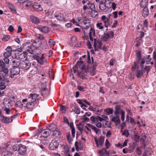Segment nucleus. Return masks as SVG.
<instances>
[{
	"label": "nucleus",
	"instance_id": "f257e3e1",
	"mask_svg": "<svg viewBox=\"0 0 156 156\" xmlns=\"http://www.w3.org/2000/svg\"><path fill=\"white\" fill-rule=\"evenodd\" d=\"M76 69L77 70L78 76L82 79L87 78L86 74L89 71L88 68L86 67L83 61L77 62L75 65Z\"/></svg>",
	"mask_w": 156,
	"mask_h": 156
},
{
	"label": "nucleus",
	"instance_id": "f03ea898",
	"mask_svg": "<svg viewBox=\"0 0 156 156\" xmlns=\"http://www.w3.org/2000/svg\"><path fill=\"white\" fill-rule=\"evenodd\" d=\"M114 33L112 31H110L108 32H105L103 36L101 37V40L104 41H107L111 38L114 37Z\"/></svg>",
	"mask_w": 156,
	"mask_h": 156
},
{
	"label": "nucleus",
	"instance_id": "7ed1b4c3",
	"mask_svg": "<svg viewBox=\"0 0 156 156\" xmlns=\"http://www.w3.org/2000/svg\"><path fill=\"white\" fill-rule=\"evenodd\" d=\"M81 22L82 26L83 28L87 29L89 28L90 26V20L88 18H84L83 20H80Z\"/></svg>",
	"mask_w": 156,
	"mask_h": 156
},
{
	"label": "nucleus",
	"instance_id": "20e7f679",
	"mask_svg": "<svg viewBox=\"0 0 156 156\" xmlns=\"http://www.w3.org/2000/svg\"><path fill=\"white\" fill-rule=\"evenodd\" d=\"M20 67H13L10 71V77L13 78L15 75H18L20 73Z\"/></svg>",
	"mask_w": 156,
	"mask_h": 156
},
{
	"label": "nucleus",
	"instance_id": "39448f33",
	"mask_svg": "<svg viewBox=\"0 0 156 156\" xmlns=\"http://www.w3.org/2000/svg\"><path fill=\"white\" fill-rule=\"evenodd\" d=\"M38 45H39V44H38L36 41H34L32 45V47H33L35 48V52L37 55H38L41 54V50L40 46Z\"/></svg>",
	"mask_w": 156,
	"mask_h": 156
},
{
	"label": "nucleus",
	"instance_id": "423d86ee",
	"mask_svg": "<svg viewBox=\"0 0 156 156\" xmlns=\"http://www.w3.org/2000/svg\"><path fill=\"white\" fill-rule=\"evenodd\" d=\"M0 72H3L6 74L8 73L9 69L5 63L2 60H0Z\"/></svg>",
	"mask_w": 156,
	"mask_h": 156
},
{
	"label": "nucleus",
	"instance_id": "0eeeda50",
	"mask_svg": "<svg viewBox=\"0 0 156 156\" xmlns=\"http://www.w3.org/2000/svg\"><path fill=\"white\" fill-rule=\"evenodd\" d=\"M31 66L30 63L23 61L21 62L20 67L23 70H27L29 69Z\"/></svg>",
	"mask_w": 156,
	"mask_h": 156
},
{
	"label": "nucleus",
	"instance_id": "6e6552de",
	"mask_svg": "<svg viewBox=\"0 0 156 156\" xmlns=\"http://www.w3.org/2000/svg\"><path fill=\"white\" fill-rule=\"evenodd\" d=\"M94 140L97 146L99 147V146L101 147L103 144L105 138L103 136H101L99 140H98L96 138H95Z\"/></svg>",
	"mask_w": 156,
	"mask_h": 156
},
{
	"label": "nucleus",
	"instance_id": "1a4fd4ad",
	"mask_svg": "<svg viewBox=\"0 0 156 156\" xmlns=\"http://www.w3.org/2000/svg\"><path fill=\"white\" fill-rule=\"evenodd\" d=\"M26 147L25 145H20V146L19 147V154L20 155H24L26 154Z\"/></svg>",
	"mask_w": 156,
	"mask_h": 156
},
{
	"label": "nucleus",
	"instance_id": "9d476101",
	"mask_svg": "<svg viewBox=\"0 0 156 156\" xmlns=\"http://www.w3.org/2000/svg\"><path fill=\"white\" fill-rule=\"evenodd\" d=\"M58 143L56 140H53L50 144L49 146L50 150H53L57 148L58 147Z\"/></svg>",
	"mask_w": 156,
	"mask_h": 156
},
{
	"label": "nucleus",
	"instance_id": "9b49d317",
	"mask_svg": "<svg viewBox=\"0 0 156 156\" xmlns=\"http://www.w3.org/2000/svg\"><path fill=\"white\" fill-rule=\"evenodd\" d=\"M39 96V94L35 93L30 94L28 96L29 101L35 102L37 100V98Z\"/></svg>",
	"mask_w": 156,
	"mask_h": 156
},
{
	"label": "nucleus",
	"instance_id": "f8f14e48",
	"mask_svg": "<svg viewBox=\"0 0 156 156\" xmlns=\"http://www.w3.org/2000/svg\"><path fill=\"white\" fill-rule=\"evenodd\" d=\"M12 48L10 47H8L6 49V51L4 53V56L5 58H9L12 55Z\"/></svg>",
	"mask_w": 156,
	"mask_h": 156
},
{
	"label": "nucleus",
	"instance_id": "ddd939ff",
	"mask_svg": "<svg viewBox=\"0 0 156 156\" xmlns=\"http://www.w3.org/2000/svg\"><path fill=\"white\" fill-rule=\"evenodd\" d=\"M21 62L20 60L17 58H13L12 60V63L13 67H19Z\"/></svg>",
	"mask_w": 156,
	"mask_h": 156
},
{
	"label": "nucleus",
	"instance_id": "4468645a",
	"mask_svg": "<svg viewBox=\"0 0 156 156\" xmlns=\"http://www.w3.org/2000/svg\"><path fill=\"white\" fill-rule=\"evenodd\" d=\"M25 45L26 50L30 54H33L34 52V49L33 48L31 44H29L27 43Z\"/></svg>",
	"mask_w": 156,
	"mask_h": 156
},
{
	"label": "nucleus",
	"instance_id": "2eb2a0df",
	"mask_svg": "<svg viewBox=\"0 0 156 156\" xmlns=\"http://www.w3.org/2000/svg\"><path fill=\"white\" fill-rule=\"evenodd\" d=\"M101 19L104 23V25L107 28L109 25V19L105 15H103L101 17Z\"/></svg>",
	"mask_w": 156,
	"mask_h": 156
},
{
	"label": "nucleus",
	"instance_id": "dca6fc26",
	"mask_svg": "<svg viewBox=\"0 0 156 156\" xmlns=\"http://www.w3.org/2000/svg\"><path fill=\"white\" fill-rule=\"evenodd\" d=\"M37 28L41 31L44 33H47L49 31V28L46 26H40L38 27Z\"/></svg>",
	"mask_w": 156,
	"mask_h": 156
},
{
	"label": "nucleus",
	"instance_id": "f3484780",
	"mask_svg": "<svg viewBox=\"0 0 156 156\" xmlns=\"http://www.w3.org/2000/svg\"><path fill=\"white\" fill-rule=\"evenodd\" d=\"M55 17L57 19L60 21H64V15L63 14L60 13H58L55 16Z\"/></svg>",
	"mask_w": 156,
	"mask_h": 156
},
{
	"label": "nucleus",
	"instance_id": "a211bd4d",
	"mask_svg": "<svg viewBox=\"0 0 156 156\" xmlns=\"http://www.w3.org/2000/svg\"><path fill=\"white\" fill-rule=\"evenodd\" d=\"M27 53L25 51H23V53H21L19 55V58L22 60V61H23V60H26L27 58Z\"/></svg>",
	"mask_w": 156,
	"mask_h": 156
},
{
	"label": "nucleus",
	"instance_id": "6ab92c4d",
	"mask_svg": "<svg viewBox=\"0 0 156 156\" xmlns=\"http://www.w3.org/2000/svg\"><path fill=\"white\" fill-rule=\"evenodd\" d=\"M1 121L5 123H9L12 121L13 119L8 117H3L1 119Z\"/></svg>",
	"mask_w": 156,
	"mask_h": 156
},
{
	"label": "nucleus",
	"instance_id": "aec40b11",
	"mask_svg": "<svg viewBox=\"0 0 156 156\" xmlns=\"http://www.w3.org/2000/svg\"><path fill=\"white\" fill-rule=\"evenodd\" d=\"M111 121L112 122L115 123L116 125L120 124L121 122L119 116L118 115L113 117L111 119Z\"/></svg>",
	"mask_w": 156,
	"mask_h": 156
},
{
	"label": "nucleus",
	"instance_id": "412c9836",
	"mask_svg": "<svg viewBox=\"0 0 156 156\" xmlns=\"http://www.w3.org/2000/svg\"><path fill=\"white\" fill-rule=\"evenodd\" d=\"M42 136L43 137H46L51 134V133L48 129H45L41 132Z\"/></svg>",
	"mask_w": 156,
	"mask_h": 156
},
{
	"label": "nucleus",
	"instance_id": "4be33fe9",
	"mask_svg": "<svg viewBox=\"0 0 156 156\" xmlns=\"http://www.w3.org/2000/svg\"><path fill=\"white\" fill-rule=\"evenodd\" d=\"M3 103L4 105L5 106H7L9 107L11 106L12 105L11 101L7 98L4 99Z\"/></svg>",
	"mask_w": 156,
	"mask_h": 156
},
{
	"label": "nucleus",
	"instance_id": "5701e85b",
	"mask_svg": "<svg viewBox=\"0 0 156 156\" xmlns=\"http://www.w3.org/2000/svg\"><path fill=\"white\" fill-rule=\"evenodd\" d=\"M35 59L37 60L40 65H43L44 63V56L39 57L36 56Z\"/></svg>",
	"mask_w": 156,
	"mask_h": 156
},
{
	"label": "nucleus",
	"instance_id": "b1692460",
	"mask_svg": "<svg viewBox=\"0 0 156 156\" xmlns=\"http://www.w3.org/2000/svg\"><path fill=\"white\" fill-rule=\"evenodd\" d=\"M141 70L137 69L136 72V76L137 78H140L143 76L144 72L142 68H141Z\"/></svg>",
	"mask_w": 156,
	"mask_h": 156
},
{
	"label": "nucleus",
	"instance_id": "393cba45",
	"mask_svg": "<svg viewBox=\"0 0 156 156\" xmlns=\"http://www.w3.org/2000/svg\"><path fill=\"white\" fill-rule=\"evenodd\" d=\"M102 45V43L98 41H97L96 39H94V46H96L99 49H101Z\"/></svg>",
	"mask_w": 156,
	"mask_h": 156
},
{
	"label": "nucleus",
	"instance_id": "a878e982",
	"mask_svg": "<svg viewBox=\"0 0 156 156\" xmlns=\"http://www.w3.org/2000/svg\"><path fill=\"white\" fill-rule=\"evenodd\" d=\"M69 127L71 130L72 134V137L73 138H74L75 136V129L73 126V123H69Z\"/></svg>",
	"mask_w": 156,
	"mask_h": 156
},
{
	"label": "nucleus",
	"instance_id": "bb28decb",
	"mask_svg": "<svg viewBox=\"0 0 156 156\" xmlns=\"http://www.w3.org/2000/svg\"><path fill=\"white\" fill-rule=\"evenodd\" d=\"M30 20L33 23L35 24H38L40 22V20L38 18L33 16H30Z\"/></svg>",
	"mask_w": 156,
	"mask_h": 156
},
{
	"label": "nucleus",
	"instance_id": "cd10ccee",
	"mask_svg": "<svg viewBox=\"0 0 156 156\" xmlns=\"http://www.w3.org/2000/svg\"><path fill=\"white\" fill-rule=\"evenodd\" d=\"M33 7L35 10L38 11H41L43 10L40 4H34L33 5Z\"/></svg>",
	"mask_w": 156,
	"mask_h": 156
},
{
	"label": "nucleus",
	"instance_id": "c85d7f7f",
	"mask_svg": "<svg viewBox=\"0 0 156 156\" xmlns=\"http://www.w3.org/2000/svg\"><path fill=\"white\" fill-rule=\"evenodd\" d=\"M142 16L144 17L147 16L149 14V10L147 7L144 8Z\"/></svg>",
	"mask_w": 156,
	"mask_h": 156
},
{
	"label": "nucleus",
	"instance_id": "c756f323",
	"mask_svg": "<svg viewBox=\"0 0 156 156\" xmlns=\"http://www.w3.org/2000/svg\"><path fill=\"white\" fill-rule=\"evenodd\" d=\"M3 72H0V81H4L6 78V77L8 75V73L6 74L3 73Z\"/></svg>",
	"mask_w": 156,
	"mask_h": 156
},
{
	"label": "nucleus",
	"instance_id": "7c9ffc66",
	"mask_svg": "<svg viewBox=\"0 0 156 156\" xmlns=\"http://www.w3.org/2000/svg\"><path fill=\"white\" fill-rule=\"evenodd\" d=\"M99 153L100 156H106L109 155L108 151L106 149L100 151Z\"/></svg>",
	"mask_w": 156,
	"mask_h": 156
},
{
	"label": "nucleus",
	"instance_id": "2f4dec72",
	"mask_svg": "<svg viewBox=\"0 0 156 156\" xmlns=\"http://www.w3.org/2000/svg\"><path fill=\"white\" fill-rule=\"evenodd\" d=\"M75 146L76 149L77 151H78L79 150H81L82 149L81 143L78 142L77 141L75 142Z\"/></svg>",
	"mask_w": 156,
	"mask_h": 156
},
{
	"label": "nucleus",
	"instance_id": "473e14b6",
	"mask_svg": "<svg viewBox=\"0 0 156 156\" xmlns=\"http://www.w3.org/2000/svg\"><path fill=\"white\" fill-rule=\"evenodd\" d=\"M50 131L54 132L57 129V127L56 125L54 124H52L50 125L48 129Z\"/></svg>",
	"mask_w": 156,
	"mask_h": 156
},
{
	"label": "nucleus",
	"instance_id": "72a5a7b5",
	"mask_svg": "<svg viewBox=\"0 0 156 156\" xmlns=\"http://www.w3.org/2000/svg\"><path fill=\"white\" fill-rule=\"evenodd\" d=\"M148 2V0H142L140 4V7L142 8L147 7Z\"/></svg>",
	"mask_w": 156,
	"mask_h": 156
},
{
	"label": "nucleus",
	"instance_id": "f704fd0d",
	"mask_svg": "<svg viewBox=\"0 0 156 156\" xmlns=\"http://www.w3.org/2000/svg\"><path fill=\"white\" fill-rule=\"evenodd\" d=\"M34 102L31 101H29V102L26 105V107L28 109H31L33 108L34 106Z\"/></svg>",
	"mask_w": 156,
	"mask_h": 156
},
{
	"label": "nucleus",
	"instance_id": "c9c22d12",
	"mask_svg": "<svg viewBox=\"0 0 156 156\" xmlns=\"http://www.w3.org/2000/svg\"><path fill=\"white\" fill-rule=\"evenodd\" d=\"M104 111L107 113L108 115H110L113 114V110L111 108H108L105 109Z\"/></svg>",
	"mask_w": 156,
	"mask_h": 156
},
{
	"label": "nucleus",
	"instance_id": "e433bc0d",
	"mask_svg": "<svg viewBox=\"0 0 156 156\" xmlns=\"http://www.w3.org/2000/svg\"><path fill=\"white\" fill-rule=\"evenodd\" d=\"M7 5L8 7L12 12L14 13H16V10L15 9V8L12 5L9 3H7Z\"/></svg>",
	"mask_w": 156,
	"mask_h": 156
},
{
	"label": "nucleus",
	"instance_id": "4c0bfd02",
	"mask_svg": "<svg viewBox=\"0 0 156 156\" xmlns=\"http://www.w3.org/2000/svg\"><path fill=\"white\" fill-rule=\"evenodd\" d=\"M96 26L97 28L98 29L101 30H103L104 27L102 23H97Z\"/></svg>",
	"mask_w": 156,
	"mask_h": 156
},
{
	"label": "nucleus",
	"instance_id": "58836bf2",
	"mask_svg": "<svg viewBox=\"0 0 156 156\" xmlns=\"http://www.w3.org/2000/svg\"><path fill=\"white\" fill-rule=\"evenodd\" d=\"M90 119L91 121L94 123H96L99 122V120L98 118V116L94 117L92 116L91 117Z\"/></svg>",
	"mask_w": 156,
	"mask_h": 156
},
{
	"label": "nucleus",
	"instance_id": "ea45409f",
	"mask_svg": "<svg viewBox=\"0 0 156 156\" xmlns=\"http://www.w3.org/2000/svg\"><path fill=\"white\" fill-rule=\"evenodd\" d=\"M73 111L76 114H79L80 113V108L78 106H76L73 110Z\"/></svg>",
	"mask_w": 156,
	"mask_h": 156
},
{
	"label": "nucleus",
	"instance_id": "a19ab883",
	"mask_svg": "<svg viewBox=\"0 0 156 156\" xmlns=\"http://www.w3.org/2000/svg\"><path fill=\"white\" fill-rule=\"evenodd\" d=\"M91 3H90L89 1L87 2L86 5H84L83 6V9L84 10H85L87 9H89L90 5H91Z\"/></svg>",
	"mask_w": 156,
	"mask_h": 156
},
{
	"label": "nucleus",
	"instance_id": "79ce46f5",
	"mask_svg": "<svg viewBox=\"0 0 156 156\" xmlns=\"http://www.w3.org/2000/svg\"><path fill=\"white\" fill-rule=\"evenodd\" d=\"M147 29H146L145 27H143L141 24H139L137 27V30L138 32L140 31H145Z\"/></svg>",
	"mask_w": 156,
	"mask_h": 156
},
{
	"label": "nucleus",
	"instance_id": "37998d69",
	"mask_svg": "<svg viewBox=\"0 0 156 156\" xmlns=\"http://www.w3.org/2000/svg\"><path fill=\"white\" fill-rule=\"evenodd\" d=\"M50 25L52 28L55 30L58 29V27L59 26L58 24L54 23L53 22H51Z\"/></svg>",
	"mask_w": 156,
	"mask_h": 156
},
{
	"label": "nucleus",
	"instance_id": "c03bdc74",
	"mask_svg": "<svg viewBox=\"0 0 156 156\" xmlns=\"http://www.w3.org/2000/svg\"><path fill=\"white\" fill-rule=\"evenodd\" d=\"M66 138L68 141L69 143H71L72 139L70 137V134L69 132H68L66 133Z\"/></svg>",
	"mask_w": 156,
	"mask_h": 156
},
{
	"label": "nucleus",
	"instance_id": "a18cd8bd",
	"mask_svg": "<svg viewBox=\"0 0 156 156\" xmlns=\"http://www.w3.org/2000/svg\"><path fill=\"white\" fill-rule=\"evenodd\" d=\"M12 153L9 151H6L4 153L3 156H12Z\"/></svg>",
	"mask_w": 156,
	"mask_h": 156
},
{
	"label": "nucleus",
	"instance_id": "49530a36",
	"mask_svg": "<svg viewBox=\"0 0 156 156\" xmlns=\"http://www.w3.org/2000/svg\"><path fill=\"white\" fill-rule=\"evenodd\" d=\"M89 72L91 76L94 75L96 73L95 69L94 68L91 69L89 70Z\"/></svg>",
	"mask_w": 156,
	"mask_h": 156
},
{
	"label": "nucleus",
	"instance_id": "de8ad7c7",
	"mask_svg": "<svg viewBox=\"0 0 156 156\" xmlns=\"http://www.w3.org/2000/svg\"><path fill=\"white\" fill-rule=\"evenodd\" d=\"M138 63H137V62H135L134 64L132 66L131 68L132 71H135V69L137 68L138 66L137 65V64Z\"/></svg>",
	"mask_w": 156,
	"mask_h": 156
},
{
	"label": "nucleus",
	"instance_id": "09e8293b",
	"mask_svg": "<svg viewBox=\"0 0 156 156\" xmlns=\"http://www.w3.org/2000/svg\"><path fill=\"white\" fill-rule=\"evenodd\" d=\"M140 62V66L141 67V68H142L144 66V65L145 62V59L144 58H142L140 59V60L139 61L138 63Z\"/></svg>",
	"mask_w": 156,
	"mask_h": 156
},
{
	"label": "nucleus",
	"instance_id": "8fccbe9b",
	"mask_svg": "<svg viewBox=\"0 0 156 156\" xmlns=\"http://www.w3.org/2000/svg\"><path fill=\"white\" fill-rule=\"evenodd\" d=\"M98 14V11H96L95 9L94 10L92 11V12H91V15L92 17H95Z\"/></svg>",
	"mask_w": 156,
	"mask_h": 156
},
{
	"label": "nucleus",
	"instance_id": "3c124183",
	"mask_svg": "<svg viewBox=\"0 0 156 156\" xmlns=\"http://www.w3.org/2000/svg\"><path fill=\"white\" fill-rule=\"evenodd\" d=\"M107 8V7L105 4V5L101 4L99 5V9L102 11L104 10Z\"/></svg>",
	"mask_w": 156,
	"mask_h": 156
},
{
	"label": "nucleus",
	"instance_id": "603ef678",
	"mask_svg": "<svg viewBox=\"0 0 156 156\" xmlns=\"http://www.w3.org/2000/svg\"><path fill=\"white\" fill-rule=\"evenodd\" d=\"M53 134L55 135L56 136L58 137L61 136V133L59 131L56 129L54 132Z\"/></svg>",
	"mask_w": 156,
	"mask_h": 156
},
{
	"label": "nucleus",
	"instance_id": "864d4df0",
	"mask_svg": "<svg viewBox=\"0 0 156 156\" xmlns=\"http://www.w3.org/2000/svg\"><path fill=\"white\" fill-rule=\"evenodd\" d=\"M125 118V112L122 110H121V119L124 121Z\"/></svg>",
	"mask_w": 156,
	"mask_h": 156
},
{
	"label": "nucleus",
	"instance_id": "5fc2aeb1",
	"mask_svg": "<svg viewBox=\"0 0 156 156\" xmlns=\"http://www.w3.org/2000/svg\"><path fill=\"white\" fill-rule=\"evenodd\" d=\"M10 38V37L9 35H5L2 38V40L5 41H8Z\"/></svg>",
	"mask_w": 156,
	"mask_h": 156
},
{
	"label": "nucleus",
	"instance_id": "6e6d98bb",
	"mask_svg": "<svg viewBox=\"0 0 156 156\" xmlns=\"http://www.w3.org/2000/svg\"><path fill=\"white\" fill-rule=\"evenodd\" d=\"M67 109V108L65 106L61 105V106L60 110L63 113H65Z\"/></svg>",
	"mask_w": 156,
	"mask_h": 156
},
{
	"label": "nucleus",
	"instance_id": "4d7b16f0",
	"mask_svg": "<svg viewBox=\"0 0 156 156\" xmlns=\"http://www.w3.org/2000/svg\"><path fill=\"white\" fill-rule=\"evenodd\" d=\"M136 56L137 57L136 62H137V63H138L140 59L142 58H141V54L140 52H137L136 53Z\"/></svg>",
	"mask_w": 156,
	"mask_h": 156
},
{
	"label": "nucleus",
	"instance_id": "13d9d810",
	"mask_svg": "<svg viewBox=\"0 0 156 156\" xmlns=\"http://www.w3.org/2000/svg\"><path fill=\"white\" fill-rule=\"evenodd\" d=\"M95 1L97 2H99L100 3L99 5H105L106 2V0H95Z\"/></svg>",
	"mask_w": 156,
	"mask_h": 156
},
{
	"label": "nucleus",
	"instance_id": "bf43d9fd",
	"mask_svg": "<svg viewBox=\"0 0 156 156\" xmlns=\"http://www.w3.org/2000/svg\"><path fill=\"white\" fill-rule=\"evenodd\" d=\"M15 105L16 107H18L20 108H22L23 104L21 102L18 101L16 103Z\"/></svg>",
	"mask_w": 156,
	"mask_h": 156
},
{
	"label": "nucleus",
	"instance_id": "052dcab7",
	"mask_svg": "<svg viewBox=\"0 0 156 156\" xmlns=\"http://www.w3.org/2000/svg\"><path fill=\"white\" fill-rule=\"evenodd\" d=\"M136 153L137 154L140 155H141V150L140 147H138L136 150Z\"/></svg>",
	"mask_w": 156,
	"mask_h": 156
},
{
	"label": "nucleus",
	"instance_id": "680f3d73",
	"mask_svg": "<svg viewBox=\"0 0 156 156\" xmlns=\"http://www.w3.org/2000/svg\"><path fill=\"white\" fill-rule=\"evenodd\" d=\"M53 11L52 10H49L46 12L45 14L47 16L51 15L53 14Z\"/></svg>",
	"mask_w": 156,
	"mask_h": 156
},
{
	"label": "nucleus",
	"instance_id": "e2e57ef3",
	"mask_svg": "<svg viewBox=\"0 0 156 156\" xmlns=\"http://www.w3.org/2000/svg\"><path fill=\"white\" fill-rule=\"evenodd\" d=\"M122 135H125L126 137H128L129 135V133L128 131L127 130H125L122 133Z\"/></svg>",
	"mask_w": 156,
	"mask_h": 156
},
{
	"label": "nucleus",
	"instance_id": "0e129e2a",
	"mask_svg": "<svg viewBox=\"0 0 156 156\" xmlns=\"http://www.w3.org/2000/svg\"><path fill=\"white\" fill-rule=\"evenodd\" d=\"M148 21L147 20H146L144 21L143 23L144 26L145 27L146 29H147V26L148 24Z\"/></svg>",
	"mask_w": 156,
	"mask_h": 156
},
{
	"label": "nucleus",
	"instance_id": "69168bd1",
	"mask_svg": "<svg viewBox=\"0 0 156 156\" xmlns=\"http://www.w3.org/2000/svg\"><path fill=\"white\" fill-rule=\"evenodd\" d=\"M141 137V140L143 141L144 143L146 140V137L145 133H142V134Z\"/></svg>",
	"mask_w": 156,
	"mask_h": 156
},
{
	"label": "nucleus",
	"instance_id": "338daca9",
	"mask_svg": "<svg viewBox=\"0 0 156 156\" xmlns=\"http://www.w3.org/2000/svg\"><path fill=\"white\" fill-rule=\"evenodd\" d=\"M49 44L50 45H54L55 44V42L53 40L50 39L48 41Z\"/></svg>",
	"mask_w": 156,
	"mask_h": 156
},
{
	"label": "nucleus",
	"instance_id": "774afa93",
	"mask_svg": "<svg viewBox=\"0 0 156 156\" xmlns=\"http://www.w3.org/2000/svg\"><path fill=\"white\" fill-rule=\"evenodd\" d=\"M151 58L150 57V55H148L147 56V59L146 60V62H147V64H149V62L151 60Z\"/></svg>",
	"mask_w": 156,
	"mask_h": 156
}]
</instances>
